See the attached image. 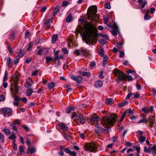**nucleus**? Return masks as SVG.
<instances>
[{"label": "nucleus", "mask_w": 156, "mask_h": 156, "mask_svg": "<svg viewBox=\"0 0 156 156\" xmlns=\"http://www.w3.org/2000/svg\"><path fill=\"white\" fill-rule=\"evenodd\" d=\"M97 6H94L90 8L88 12V18L89 19H91V22L94 24L97 23V19L98 18V16L96 14L97 12Z\"/></svg>", "instance_id": "2"}, {"label": "nucleus", "mask_w": 156, "mask_h": 156, "mask_svg": "<svg viewBox=\"0 0 156 156\" xmlns=\"http://www.w3.org/2000/svg\"><path fill=\"white\" fill-rule=\"evenodd\" d=\"M53 51L55 54V58H59L58 55L60 51L58 50L57 51H55V49H54Z\"/></svg>", "instance_id": "28"}, {"label": "nucleus", "mask_w": 156, "mask_h": 156, "mask_svg": "<svg viewBox=\"0 0 156 156\" xmlns=\"http://www.w3.org/2000/svg\"><path fill=\"white\" fill-rule=\"evenodd\" d=\"M26 144L28 146V147L30 146V142H31V139L29 137L27 136L26 138Z\"/></svg>", "instance_id": "34"}, {"label": "nucleus", "mask_w": 156, "mask_h": 156, "mask_svg": "<svg viewBox=\"0 0 156 156\" xmlns=\"http://www.w3.org/2000/svg\"><path fill=\"white\" fill-rule=\"evenodd\" d=\"M61 51L63 53L64 55H66L68 54L69 52L67 49L66 48H63Z\"/></svg>", "instance_id": "41"}, {"label": "nucleus", "mask_w": 156, "mask_h": 156, "mask_svg": "<svg viewBox=\"0 0 156 156\" xmlns=\"http://www.w3.org/2000/svg\"><path fill=\"white\" fill-rule=\"evenodd\" d=\"M96 65V63L94 61L90 62L89 64L90 66L91 67H93L95 66Z\"/></svg>", "instance_id": "61"}, {"label": "nucleus", "mask_w": 156, "mask_h": 156, "mask_svg": "<svg viewBox=\"0 0 156 156\" xmlns=\"http://www.w3.org/2000/svg\"><path fill=\"white\" fill-rule=\"evenodd\" d=\"M76 153L75 151H71V152L69 154L70 156H76Z\"/></svg>", "instance_id": "58"}, {"label": "nucleus", "mask_w": 156, "mask_h": 156, "mask_svg": "<svg viewBox=\"0 0 156 156\" xmlns=\"http://www.w3.org/2000/svg\"><path fill=\"white\" fill-rule=\"evenodd\" d=\"M19 149L20 154H22L24 151V148L22 146H20Z\"/></svg>", "instance_id": "52"}, {"label": "nucleus", "mask_w": 156, "mask_h": 156, "mask_svg": "<svg viewBox=\"0 0 156 156\" xmlns=\"http://www.w3.org/2000/svg\"><path fill=\"white\" fill-rule=\"evenodd\" d=\"M108 59H103L102 66L105 67L106 65L108 64Z\"/></svg>", "instance_id": "50"}, {"label": "nucleus", "mask_w": 156, "mask_h": 156, "mask_svg": "<svg viewBox=\"0 0 156 156\" xmlns=\"http://www.w3.org/2000/svg\"><path fill=\"white\" fill-rule=\"evenodd\" d=\"M42 48L40 49L38 51H37L36 54L39 55H42Z\"/></svg>", "instance_id": "63"}, {"label": "nucleus", "mask_w": 156, "mask_h": 156, "mask_svg": "<svg viewBox=\"0 0 156 156\" xmlns=\"http://www.w3.org/2000/svg\"><path fill=\"white\" fill-rule=\"evenodd\" d=\"M117 118V116L112 114L109 117L104 116L102 118L101 124L103 125H113Z\"/></svg>", "instance_id": "3"}, {"label": "nucleus", "mask_w": 156, "mask_h": 156, "mask_svg": "<svg viewBox=\"0 0 156 156\" xmlns=\"http://www.w3.org/2000/svg\"><path fill=\"white\" fill-rule=\"evenodd\" d=\"M133 110L131 109V108H129L126 110L124 113L126 115L128 114H131L133 113Z\"/></svg>", "instance_id": "38"}, {"label": "nucleus", "mask_w": 156, "mask_h": 156, "mask_svg": "<svg viewBox=\"0 0 156 156\" xmlns=\"http://www.w3.org/2000/svg\"><path fill=\"white\" fill-rule=\"evenodd\" d=\"M99 44L102 46L106 43V40L104 39H100L99 41Z\"/></svg>", "instance_id": "40"}, {"label": "nucleus", "mask_w": 156, "mask_h": 156, "mask_svg": "<svg viewBox=\"0 0 156 156\" xmlns=\"http://www.w3.org/2000/svg\"><path fill=\"white\" fill-rule=\"evenodd\" d=\"M58 125L61 127V129L63 131H68L69 129V127L66 126V125L65 123L61 122Z\"/></svg>", "instance_id": "15"}, {"label": "nucleus", "mask_w": 156, "mask_h": 156, "mask_svg": "<svg viewBox=\"0 0 156 156\" xmlns=\"http://www.w3.org/2000/svg\"><path fill=\"white\" fill-rule=\"evenodd\" d=\"M49 51V49L48 48H42V53L44 55H46Z\"/></svg>", "instance_id": "30"}, {"label": "nucleus", "mask_w": 156, "mask_h": 156, "mask_svg": "<svg viewBox=\"0 0 156 156\" xmlns=\"http://www.w3.org/2000/svg\"><path fill=\"white\" fill-rule=\"evenodd\" d=\"M105 9H110L111 8L109 3H106L105 6Z\"/></svg>", "instance_id": "56"}, {"label": "nucleus", "mask_w": 156, "mask_h": 156, "mask_svg": "<svg viewBox=\"0 0 156 156\" xmlns=\"http://www.w3.org/2000/svg\"><path fill=\"white\" fill-rule=\"evenodd\" d=\"M1 112L5 117H7L11 115L12 110L10 108H2L1 110Z\"/></svg>", "instance_id": "6"}, {"label": "nucleus", "mask_w": 156, "mask_h": 156, "mask_svg": "<svg viewBox=\"0 0 156 156\" xmlns=\"http://www.w3.org/2000/svg\"><path fill=\"white\" fill-rule=\"evenodd\" d=\"M7 64L9 67H11L13 63L15 64H16L18 63L19 59H16V60H14L13 61V59H7Z\"/></svg>", "instance_id": "11"}, {"label": "nucleus", "mask_w": 156, "mask_h": 156, "mask_svg": "<svg viewBox=\"0 0 156 156\" xmlns=\"http://www.w3.org/2000/svg\"><path fill=\"white\" fill-rule=\"evenodd\" d=\"M85 28L80 27L78 31L83 34L85 42L87 44H93L97 41V34L94 30L93 25L91 23L86 22L84 24Z\"/></svg>", "instance_id": "1"}, {"label": "nucleus", "mask_w": 156, "mask_h": 156, "mask_svg": "<svg viewBox=\"0 0 156 156\" xmlns=\"http://www.w3.org/2000/svg\"><path fill=\"white\" fill-rule=\"evenodd\" d=\"M110 130H111V128L109 127H105V128H104L100 126H97L95 128V132L97 134H99L101 132H104L105 131L109 132Z\"/></svg>", "instance_id": "8"}, {"label": "nucleus", "mask_w": 156, "mask_h": 156, "mask_svg": "<svg viewBox=\"0 0 156 156\" xmlns=\"http://www.w3.org/2000/svg\"><path fill=\"white\" fill-rule=\"evenodd\" d=\"M100 118L99 117L97 116L95 114H94L92 115L90 117V122H94L99 121Z\"/></svg>", "instance_id": "13"}, {"label": "nucleus", "mask_w": 156, "mask_h": 156, "mask_svg": "<svg viewBox=\"0 0 156 156\" xmlns=\"http://www.w3.org/2000/svg\"><path fill=\"white\" fill-rule=\"evenodd\" d=\"M12 123L14 124L15 125L20 124L19 120L17 119H15L14 121L12 122Z\"/></svg>", "instance_id": "59"}, {"label": "nucleus", "mask_w": 156, "mask_h": 156, "mask_svg": "<svg viewBox=\"0 0 156 156\" xmlns=\"http://www.w3.org/2000/svg\"><path fill=\"white\" fill-rule=\"evenodd\" d=\"M79 73L83 76L89 77L90 76V73L88 72H82V71H79Z\"/></svg>", "instance_id": "19"}, {"label": "nucleus", "mask_w": 156, "mask_h": 156, "mask_svg": "<svg viewBox=\"0 0 156 156\" xmlns=\"http://www.w3.org/2000/svg\"><path fill=\"white\" fill-rule=\"evenodd\" d=\"M26 95L27 96H30L34 92L33 90L31 88H30L26 90Z\"/></svg>", "instance_id": "21"}, {"label": "nucleus", "mask_w": 156, "mask_h": 156, "mask_svg": "<svg viewBox=\"0 0 156 156\" xmlns=\"http://www.w3.org/2000/svg\"><path fill=\"white\" fill-rule=\"evenodd\" d=\"M133 147L134 149H135L136 150L138 153H139V151H140V147L139 146H136L134 145Z\"/></svg>", "instance_id": "51"}, {"label": "nucleus", "mask_w": 156, "mask_h": 156, "mask_svg": "<svg viewBox=\"0 0 156 156\" xmlns=\"http://www.w3.org/2000/svg\"><path fill=\"white\" fill-rule=\"evenodd\" d=\"M70 76L72 80H75L78 83H80L83 80L82 77L80 76H75L70 75Z\"/></svg>", "instance_id": "12"}, {"label": "nucleus", "mask_w": 156, "mask_h": 156, "mask_svg": "<svg viewBox=\"0 0 156 156\" xmlns=\"http://www.w3.org/2000/svg\"><path fill=\"white\" fill-rule=\"evenodd\" d=\"M15 33L12 32L10 35L9 38L10 39H13L14 38Z\"/></svg>", "instance_id": "64"}, {"label": "nucleus", "mask_w": 156, "mask_h": 156, "mask_svg": "<svg viewBox=\"0 0 156 156\" xmlns=\"http://www.w3.org/2000/svg\"><path fill=\"white\" fill-rule=\"evenodd\" d=\"M20 77V74L18 72H16V74L14 76V77H13V83L15 85L14 92L15 94H20L21 93V88L17 86Z\"/></svg>", "instance_id": "4"}, {"label": "nucleus", "mask_w": 156, "mask_h": 156, "mask_svg": "<svg viewBox=\"0 0 156 156\" xmlns=\"http://www.w3.org/2000/svg\"><path fill=\"white\" fill-rule=\"evenodd\" d=\"M12 135L9 136L8 138L9 139H12V140H14L16 138V136L15 135L14 133H12Z\"/></svg>", "instance_id": "46"}, {"label": "nucleus", "mask_w": 156, "mask_h": 156, "mask_svg": "<svg viewBox=\"0 0 156 156\" xmlns=\"http://www.w3.org/2000/svg\"><path fill=\"white\" fill-rule=\"evenodd\" d=\"M25 51L23 50H20L18 53L17 55L15 57L16 58H22L24 55Z\"/></svg>", "instance_id": "16"}, {"label": "nucleus", "mask_w": 156, "mask_h": 156, "mask_svg": "<svg viewBox=\"0 0 156 156\" xmlns=\"http://www.w3.org/2000/svg\"><path fill=\"white\" fill-rule=\"evenodd\" d=\"M141 110L144 113H146V114H147L149 113V112H148V111H149L148 109L147 108H146L145 107H144L142 108L141 109Z\"/></svg>", "instance_id": "54"}, {"label": "nucleus", "mask_w": 156, "mask_h": 156, "mask_svg": "<svg viewBox=\"0 0 156 156\" xmlns=\"http://www.w3.org/2000/svg\"><path fill=\"white\" fill-rule=\"evenodd\" d=\"M114 74L116 76H118L116 80V81L119 83L121 81L126 80V77L125 74L119 69H115L113 71Z\"/></svg>", "instance_id": "5"}, {"label": "nucleus", "mask_w": 156, "mask_h": 156, "mask_svg": "<svg viewBox=\"0 0 156 156\" xmlns=\"http://www.w3.org/2000/svg\"><path fill=\"white\" fill-rule=\"evenodd\" d=\"M107 26L112 28H113V29L118 30V28L117 26L116 25V24L115 23H114V24L112 26L109 25H107Z\"/></svg>", "instance_id": "44"}, {"label": "nucleus", "mask_w": 156, "mask_h": 156, "mask_svg": "<svg viewBox=\"0 0 156 156\" xmlns=\"http://www.w3.org/2000/svg\"><path fill=\"white\" fill-rule=\"evenodd\" d=\"M60 8V6L58 5H57L55 8V11L53 12V15L55 16L58 12Z\"/></svg>", "instance_id": "27"}, {"label": "nucleus", "mask_w": 156, "mask_h": 156, "mask_svg": "<svg viewBox=\"0 0 156 156\" xmlns=\"http://www.w3.org/2000/svg\"><path fill=\"white\" fill-rule=\"evenodd\" d=\"M65 87L67 89V91H71L72 90V88L70 87L69 85H66L65 86Z\"/></svg>", "instance_id": "57"}, {"label": "nucleus", "mask_w": 156, "mask_h": 156, "mask_svg": "<svg viewBox=\"0 0 156 156\" xmlns=\"http://www.w3.org/2000/svg\"><path fill=\"white\" fill-rule=\"evenodd\" d=\"M116 46L118 48H121L122 47L123 44L120 42H117Z\"/></svg>", "instance_id": "62"}, {"label": "nucleus", "mask_w": 156, "mask_h": 156, "mask_svg": "<svg viewBox=\"0 0 156 156\" xmlns=\"http://www.w3.org/2000/svg\"><path fill=\"white\" fill-rule=\"evenodd\" d=\"M86 150L92 152L97 148V145L94 143L86 144L84 145Z\"/></svg>", "instance_id": "7"}, {"label": "nucleus", "mask_w": 156, "mask_h": 156, "mask_svg": "<svg viewBox=\"0 0 156 156\" xmlns=\"http://www.w3.org/2000/svg\"><path fill=\"white\" fill-rule=\"evenodd\" d=\"M98 53L100 56L103 57L104 54V51L101 48L98 51Z\"/></svg>", "instance_id": "47"}, {"label": "nucleus", "mask_w": 156, "mask_h": 156, "mask_svg": "<svg viewBox=\"0 0 156 156\" xmlns=\"http://www.w3.org/2000/svg\"><path fill=\"white\" fill-rule=\"evenodd\" d=\"M76 122L78 123L82 124L85 122V119L84 118L83 115L81 114L80 115L76 117V119L74 120Z\"/></svg>", "instance_id": "10"}, {"label": "nucleus", "mask_w": 156, "mask_h": 156, "mask_svg": "<svg viewBox=\"0 0 156 156\" xmlns=\"http://www.w3.org/2000/svg\"><path fill=\"white\" fill-rule=\"evenodd\" d=\"M58 36L57 34H55L52 36L51 42L52 44L54 43L57 39Z\"/></svg>", "instance_id": "29"}, {"label": "nucleus", "mask_w": 156, "mask_h": 156, "mask_svg": "<svg viewBox=\"0 0 156 156\" xmlns=\"http://www.w3.org/2000/svg\"><path fill=\"white\" fill-rule=\"evenodd\" d=\"M80 54L85 56L86 58H91L90 53L89 50L86 49H83L81 48L80 49Z\"/></svg>", "instance_id": "9"}, {"label": "nucleus", "mask_w": 156, "mask_h": 156, "mask_svg": "<svg viewBox=\"0 0 156 156\" xmlns=\"http://www.w3.org/2000/svg\"><path fill=\"white\" fill-rule=\"evenodd\" d=\"M148 120L151 124H153V122L155 121V117L154 115H150L148 118Z\"/></svg>", "instance_id": "25"}, {"label": "nucleus", "mask_w": 156, "mask_h": 156, "mask_svg": "<svg viewBox=\"0 0 156 156\" xmlns=\"http://www.w3.org/2000/svg\"><path fill=\"white\" fill-rule=\"evenodd\" d=\"M2 131L4 132L5 134L7 136L9 135L10 133V130L8 129H6L5 128H3L2 129Z\"/></svg>", "instance_id": "24"}, {"label": "nucleus", "mask_w": 156, "mask_h": 156, "mask_svg": "<svg viewBox=\"0 0 156 156\" xmlns=\"http://www.w3.org/2000/svg\"><path fill=\"white\" fill-rule=\"evenodd\" d=\"M113 101V99L112 98H110L109 99H106L105 102L107 104H112Z\"/></svg>", "instance_id": "42"}, {"label": "nucleus", "mask_w": 156, "mask_h": 156, "mask_svg": "<svg viewBox=\"0 0 156 156\" xmlns=\"http://www.w3.org/2000/svg\"><path fill=\"white\" fill-rule=\"evenodd\" d=\"M10 126L12 127V129L14 131H16V132H17V127L15 126L13 123H12L11 124H10Z\"/></svg>", "instance_id": "36"}, {"label": "nucleus", "mask_w": 156, "mask_h": 156, "mask_svg": "<svg viewBox=\"0 0 156 156\" xmlns=\"http://www.w3.org/2000/svg\"><path fill=\"white\" fill-rule=\"evenodd\" d=\"M8 73L7 70H5L3 79V82H5L8 79Z\"/></svg>", "instance_id": "37"}, {"label": "nucleus", "mask_w": 156, "mask_h": 156, "mask_svg": "<svg viewBox=\"0 0 156 156\" xmlns=\"http://www.w3.org/2000/svg\"><path fill=\"white\" fill-rule=\"evenodd\" d=\"M144 20H148L150 19L151 16L149 14H146L144 15Z\"/></svg>", "instance_id": "55"}, {"label": "nucleus", "mask_w": 156, "mask_h": 156, "mask_svg": "<svg viewBox=\"0 0 156 156\" xmlns=\"http://www.w3.org/2000/svg\"><path fill=\"white\" fill-rule=\"evenodd\" d=\"M72 14L70 13L67 16L66 19V22L68 23H70L72 21Z\"/></svg>", "instance_id": "22"}, {"label": "nucleus", "mask_w": 156, "mask_h": 156, "mask_svg": "<svg viewBox=\"0 0 156 156\" xmlns=\"http://www.w3.org/2000/svg\"><path fill=\"white\" fill-rule=\"evenodd\" d=\"M27 84L29 86H31L33 84V82L31 80L28 79L27 80Z\"/></svg>", "instance_id": "53"}, {"label": "nucleus", "mask_w": 156, "mask_h": 156, "mask_svg": "<svg viewBox=\"0 0 156 156\" xmlns=\"http://www.w3.org/2000/svg\"><path fill=\"white\" fill-rule=\"evenodd\" d=\"M152 147H150L147 148L146 147H144V151L147 154H150L151 153V150H152Z\"/></svg>", "instance_id": "23"}, {"label": "nucleus", "mask_w": 156, "mask_h": 156, "mask_svg": "<svg viewBox=\"0 0 156 156\" xmlns=\"http://www.w3.org/2000/svg\"><path fill=\"white\" fill-rule=\"evenodd\" d=\"M145 137L142 136H141L140 138V141L141 144H143L145 140Z\"/></svg>", "instance_id": "48"}, {"label": "nucleus", "mask_w": 156, "mask_h": 156, "mask_svg": "<svg viewBox=\"0 0 156 156\" xmlns=\"http://www.w3.org/2000/svg\"><path fill=\"white\" fill-rule=\"evenodd\" d=\"M103 85V82L101 80L98 81L94 83V86L96 88L101 87Z\"/></svg>", "instance_id": "17"}, {"label": "nucleus", "mask_w": 156, "mask_h": 156, "mask_svg": "<svg viewBox=\"0 0 156 156\" xmlns=\"http://www.w3.org/2000/svg\"><path fill=\"white\" fill-rule=\"evenodd\" d=\"M146 119H143L140 120L139 121H138V123L139 124L144 123H147L146 122Z\"/></svg>", "instance_id": "60"}, {"label": "nucleus", "mask_w": 156, "mask_h": 156, "mask_svg": "<svg viewBox=\"0 0 156 156\" xmlns=\"http://www.w3.org/2000/svg\"><path fill=\"white\" fill-rule=\"evenodd\" d=\"M59 59H54L53 60L54 61H55V66L58 67L61 65V62L58 60Z\"/></svg>", "instance_id": "35"}, {"label": "nucleus", "mask_w": 156, "mask_h": 156, "mask_svg": "<svg viewBox=\"0 0 156 156\" xmlns=\"http://www.w3.org/2000/svg\"><path fill=\"white\" fill-rule=\"evenodd\" d=\"M64 138L67 140L69 141L71 138V136L69 135H67L63 133H62Z\"/></svg>", "instance_id": "26"}, {"label": "nucleus", "mask_w": 156, "mask_h": 156, "mask_svg": "<svg viewBox=\"0 0 156 156\" xmlns=\"http://www.w3.org/2000/svg\"><path fill=\"white\" fill-rule=\"evenodd\" d=\"M35 151V149L33 147H30L28 148L27 152V154H29V153L32 154Z\"/></svg>", "instance_id": "18"}, {"label": "nucleus", "mask_w": 156, "mask_h": 156, "mask_svg": "<svg viewBox=\"0 0 156 156\" xmlns=\"http://www.w3.org/2000/svg\"><path fill=\"white\" fill-rule=\"evenodd\" d=\"M14 101L13 102V104L16 106H18L19 105V101L21 100V98L17 96H15L13 98Z\"/></svg>", "instance_id": "14"}, {"label": "nucleus", "mask_w": 156, "mask_h": 156, "mask_svg": "<svg viewBox=\"0 0 156 156\" xmlns=\"http://www.w3.org/2000/svg\"><path fill=\"white\" fill-rule=\"evenodd\" d=\"M118 30L112 29L111 31V33L114 36L117 35Z\"/></svg>", "instance_id": "45"}, {"label": "nucleus", "mask_w": 156, "mask_h": 156, "mask_svg": "<svg viewBox=\"0 0 156 156\" xmlns=\"http://www.w3.org/2000/svg\"><path fill=\"white\" fill-rule=\"evenodd\" d=\"M0 140H1L2 143H3L5 141L4 136L3 134L1 133H0Z\"/></svg>", "instance_id": "49"}, {"label": "nucleus", "mask_w": 156, "mask_h": 156, "mask_svg": "<svg viewBox=\"0 0 156 156\" xmlns=\"http://www.w3.org/2000/svg\"><path fill=\"white\" fill-rule=\"evenodd\" d=\"M152 150L153 151V152L152 153V154L154 156L156 155V145L155 144L152 147Z\"/></svg>", "instance_id": "39"}, {"label": "nucleus", "mask_w": 156, "mask_h": 156, "mask_svg": "<svg viewBox=\"0 0 156 156\" xmlns=\"http://www.w3.org/2000/svg\"><path fill=\"white\" fill-rule=\"evenodd\" d=\"M128 102L126 101H124L122 103H119L118 104V106L119 107H123L124 106L127 105Z\"/></svg>", "instance_id": "33"}, {"label": "nucleus", "mask_w": 156, "mask_h": 156, "mask_svg": "<svg viewBox=\"0 0 156 156\" xmlns=\"http://www.w3.org/2000/svg\"><path fill=\"white\" fill-rule=\"evenodd\" d=\"M35 105V103L34 102H32L30 103H28L27 105V106H26V107L29 108L34 106Z\"/></svg>", "instance_id": "43"}, {"label": "nucleus", "mask_w": 156, "mask_h": 156, "mask_svg": "<svg viewBox=\"0 0 156 156\" xmlns=\"http://www.w3.org/2000/svg\"><path fill=\"white\" fill-rule=\"evenodd\" d=\"M138 2L139 4L140 5L142 8H143L145 5L147 4V2L146 1H143V0H138Z\"/></svg>", "instance_id": "20"}, {"label": "nucleus", "mask_w": 156, "mask_h": 156, "mask_svg": "<svg viewBox=\"0 0 156 156\" xmlns=\"http://www.w3.org/2000/svg\"><path fill=\"white\" fill-rule=\"evenodd\" d=\"M74 108H75L73 106L68 107L66 110V113H69L71 111H73L74 109Z\"/></svg>", "instance_id": "31"}, {"label": "nucleus", "mask_w": 156, "mask_h": 156, "mask_svg": "<svg viewBox=\"0 0 156 156\" xmlns=\"http://www.w3.org/2000/svg\"><path fill=\"white\" fill-rule=\"evenodd\" d=\"M55 85V84L54 82H51L48 84V88L49 89H51L54 87Z\"/></svg>", "instance_id": "32"}]
</instances>
